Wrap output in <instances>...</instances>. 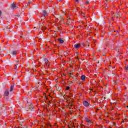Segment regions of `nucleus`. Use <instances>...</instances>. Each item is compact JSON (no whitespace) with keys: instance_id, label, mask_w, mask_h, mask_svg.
I'll use <instances>...</instances> for the list:
<instances>
[{"instance_id":"obj_1","label":"nucleus","mask_w":128,"mask_h":128,"mask_svg":"<svg viewBox=\"0 0 128 128\" xmlns=\"http://www.w3.org/2000/svg\"><path fill=\"white\" fill-rule=\"evenodd\" d=\"M27 110L32 112L34 107L32 104V101L30 100H28L26 102Z\"/></svg>"},{"instance_id":"obj_2","label":"nucleus","mask_w":128,"mask_h":128,"mask_svg":"<svg viewBox=\"0 0 128 128\" xmlns=\"http://www.w3.org/2000/svg\"><path fill=\"white\" fill-rule=\"evenodd\" d=\"M10 8L12 10H16V8H18V4H12Z\"/></svg>"},{"instance_id":"obj_3","label":"nucleus","mask_w":128,"mask_h":128,"mask_svg":"<svg viewBox=\"0 0 128 128\" xmlns=\"http://www.w3.org/2000/svg\"><path fill=\"white\" fill-rule=\"evenodd\" d=\"M104 24H106V22L104 20H100L98 21V24H100V26H104Z\"/></svg>"},{"instance_id":"obj_4","label":"nucleus","mask_w":128,"mask_h":128,"mask_svg":"<svg viewBox=\"0 0 128 128\" xmlns=\"http://www.w3.org/2000/svg\"><path fill=\"white\" fill-rule=\"evenodd\" d=\"M8 94H10L8 89H6L4 92V96H8Z\"/></svg>"},{"instance_id":"obj_5","label":"nucleus","mask_w":128,"mask_h":128,"mask_svg":"<svg viewBox=\"0 0 128 128\" xmlns=\"http://www.w3.org/2000/svg\"><path fill=\"white\" fill-rule=\"evenodd\" d=\"M2 108H0V110H3V114H6V110H4V104H1Z\"/></svg>"},{"instance_id":"obj_6","label":"nucleus","mask_w":128,"mask_h":128,"mask_svg":"<svg viewBox=\"0 0 128 128\" xmlns=\"http://www.w3.org/2000/svg\"><path fill=\"white\" fill-rule=\"evenodd\" d=\"M83 104L84 106H90V103H88V101L84 100L83 102Z\"/></svg>"},{"instance_id":"obj_7","label":"nucleus","mask_w":128,"mask_h":128,"mask_svg":"<svg viewBox=\"0 0 128 128\" xmlns=\"http://www.w3.org/2000/svg\"><path fill=\"white\" fill-rule=\"evenodd\" d=\"M115 16H116V18H120V16H122V14H120L116 12L115 14Z\"/></svg>"},{"instance_id":"obj_8","label":"nucleus","mask_w":128,"mask_h":128,"mask_svg":"<svg viewBox=\"0 0 128 128\" xmlns=\"http://www.w3.org/2000/svg\"><path fill=\"white\" fill-rule=\"evenodd\" d=\"M2 28H3L4 30H8V28H8V26H3Z\"/></svg>"},{"instance_id":"obj_9","label":"nucleus","mask_w":128,"mask_h":128,"mask_svg":"<svg viewBox=\"0 0 128 128\" xmlns=\"http://www.w3.org/2000/svg\"><path fill=\"white\" fill-rule=\"evenodd\" d=\"M58 42H59L60 44H64V40H62V38H58Z\"/></svg>"},{"instance_id":"obj_10","label":"nucleus","mask_w":128,"mask_h":128,"mask_svg":"<svg viewBox=\"0 0 128 128\" xmlns=\"http://www.w3.org/2000/svg\"><path fill=\"white\" fill-rule=\"evenodd\" d=\"M42 12H43L42 14L44 16H46L48 14V12H46V10H43Z\"/></svg>"},{"instance_id":"obj_11","label":"nucleus","mask_w":128,"mask_h":128,"mask_svg":"<svg viewBox=\"0 0 128 128\" xmlns=\"http://www.w3.org/2000/svg\"><path fill=\"white\" fill-rule=\"evenodd\" d=\"M81 80H83V81L86 80V76H84V75H82V76H81Z\"/></svg>"},{"instance_id":"obj_12","label":"nucleus","mask_w":128,"mask_h":128,"mask_svg":"<svg viewBox=\"0 0 128 128\" xmlns=\"http://www.w3.org/2000/svg\"><path fill=\"white\" fill-rule=\"evenodd\" d=\"M44 60L45 64H46V66H48V58H44Z\"/></svg>"},{"instance_id":"obj_13","label":"nucleus","mask_w":128,"mask_h":128,"mask_svg":"<svg viewBox=\"0 0 128 128\" xmlns=\"http://www.w3.org/2000/svg\"><path fill=\"white\" fill-rule=\"evenodd\" d=\"M80 45H78V44H74V47L75 48H80Z\"/></svg>"},{"instance_id":"obj_14","label":"nucleus","mask_w":128,"mask_h":128,"mask_svg":"<svg viewBox=\"0 0 128 128\" xmlns=\"http://www.w3.org/2000/svg\"><path fill=\"white\" fill-rule=\"evenodd\" d=\"M14 85L12 86L10 88V92H12L14 90Z\"/></svg>"},{"instance_id":"obj_15","label":"nucleus","mask_w":128,"mask_h":128,"mask_svg":"<svg viewBox=\"0 0 128 128\" xmlns=\"http://www.w3.org/2000/svg\"><path fill=\"white\" fill-rule=\"evenodd\" d=\"M12 54H13V56H16V51H12Z\"/></svg>"},{"instance_id":"obj_16","label":"nucleus","mask_w":128,"mask_h":128,"mask_svg":"<svg viewBox=\"0 0 128 128\" xmlns=\"http://www.w3.org/2000/svg\"><path fill=\"white\" fill-rule=\"evenodd\" d=\"M32 1H29L28 2H27V6H30V4H32Z\"/></svg>"},{"instance_id":"obj_17","label":"nucleus","mask_w":128,"mask_h":128,"mask_svg":"<svg viewBox=\"0 0 128 128\" xmlns=\"http://www.w3.org/2000/svg\"><path fill=\"white\" fill-rule=\"evenodd\" d=\"M28 4H26L25 5V6H24V8H28Z\"/></svg>"},{"instance_id":"obj_18","label":"nucleus","mask_w":128,"mask_h":128,"mask_svg":"<svg viewBox=\"0 0 128 128\" xmlns=\"http://www.w3.org/2000/svg\"><path fill=\"white\" fill-rule=\"evenodd\" d=\"M18 64L15 65V68H14L15 70H16V68H18Z\"/></svg>"},{"instance_id":"obj_19","label":"nucleus","mask_w":128,"mask_h":128,"mask_svg":"<svg viewBox=\"0 0 128 128\" xmlns=\"http://www.w3.org/2000/svg\"><path fill=\"white\" fill-rule=\"evenodd\" d=\"M36 28L37 30H38V29L40 28V26H37L36 27Z\"/></svg>"},{"instance_id":"obj_20","label":"nucleus","mask_w":128,"mask_h":128,"mask_svg":"<svg viewBox=\"0 0 128 128\" xmlns=\"http://www.w3.org/2000/svg\"><path fill=\"white\" fill-rule=\"evenodd\" d=\"M86 4H90V2L88 1H86Z\"/></svg>"},{"instance_id":"obj_21","label":"nucleus","mask_w":128,"mask_h":128,"mask_svg":"<svg viewBox=\"0 0 128 128\" xmlns=\"http://www.w3.org/2000/svg\"><path fill=\"white\" fill-rule=\"evenodd\" d=\"M82 46H85L86 44L84 43H82L81 44Z\"/></svg>"},{"instance_id":"obj_22","label":"nucleus","mask_w":128,"mask_h":128,"mask_svg":"<svg viewBox=\"0 0 128 128\" xmlns=\"http://www.w3.org/2000/svg\"><path fill=\"white\" fill-rule=\"evenodd\" d=\"M66 90H70V86H67V87L66 88Z\"/></svg>"},{"instance_id":"obj_23","label":"nucleus","mask_w":128,"mask_h":128,"mask_svg":"<svg viewBox=\"0 0 128 128\" xmlns=\"http://www.w3.org/2000/svg\"><path fill=\"white\" fill-rule=\"evenodd\" d=\"M2 10H0V16H2Z\"/></svg>"},{"instance_id":"obj_24","label":"nucleus","mask_w":128,"mask_h":128,"mask_svg":"<svg viewBox=\"0 0 128 128\" xmlns=\"http://www.w3.org/2000/svg\"><path fill=\"white\" fill-rule=\"evenodd\" d=\"M105 4H106V8H110V6L106 4V3H105Z\"/></svg>"},{"instance_id":"obj_25","label":"nucleus","mask_w":128,"mask_h":128,"mask_svg":"<svg viewBox=\"0 0 128 128\" xmlns=\"http://www.w3.org/2000/svg\"><path fill=\"white\" fill-rule=\"evenodd\" d=\"M87 122H90V120H87Z\"/></svg>"},{"instance_id":"obj_26","label":"nucleus","mask_w":128,"mask_h":128,"mask_svg":"<svg viewBox=\"0 0 128 128\" xmlns=\"http://www.w3.org/2000/svg\"><path fill=\"white\" fill-rule=\"evenodd\" d=\"M8 32H12V29H11V30H8Z\"/></svg>"},{"instance_id":"obj_27","label":"nucleus","mask_w":128,"mask_h":128,"mask_svg":"<svg viewBox=\"0 0 128 128\" xmlns=\"http://www.w3.org/2000/svg\"><path fill=\"white\" fill-rule=\"evenodd\" d=\"M80 2V0H76V2Z\"/></svg>"},{"instance_id":"obj_28","label":"nucleus","mask_w":128,"mask_h":128,"mask_svg":"<svg viewBox=\"0 0 128 128\" xmlns=\"http://www.w3.org/2000/svg\"><path fill=\"white\" fill-rule=\"evenodd\" d=\"M74 56H78V53H75Z\"/></svg>"},{"instance_id":"obj_29","label":"nucleus","mask_w":128,"mask_h":128,"mask_svg":"<svg viewBox=\"0 0 128 128\" xmlns=\"http://www.w3.org/2000/svg\"><path fill=\"white\" fill-rule=\"evenodd\" d=\"M75 58H78V56H76Z\"/></svg>"},{"instance_id":"obj_30","label":"nucleus","mask_w":128,"mask_h":128,"mask_svg":"<svg viewBox=\"0 0 128 128\" xmlns=\"http://www.w3.org/2000/svg\"><path fill=\"white\" fill-rule=\"evenodd\" d=\"M58 2H62V0H57Z\"/></svg>"},{"instance_id":"obj_31","label":"nucleus","mask_w":128,"mask_h":128,"mask_svg":"<svg viewBox=\"0 0 128 128\" xmlns=\"http://www.w3.org/2000/svg\"><path fill=\"white\" fill-rule=\"evenodd\" d=\"M63 98H64V100H66V98L64 97V96H63Z\"/></svg>"},{"instance_id":"obj_32","label":"nucleus","mask_w":128,"mask_h":128,"mask_svg":"<svg viewBox=\"0 0 128 128\" xmlns=\"http://www.w3.org/2000/svg\"><path fill=\"white\" fill-rule=\"evenodd\" d=\"M30 54H32V51H30Z\"/></svg>"},{"instance_id":"obj_33","label":"nucleus","mask_w":128,"mask_h":128,"mask_svg":"<svg viewBox=\"0 0 128 128\" xmlns=\"http://www.w3.org/2000/svg\"><path fill=\"white\" fill-rule=\"evenodd\" d=\"M82 16H84V13H82Z\"/></svg>"},{"instance_id":"obj_34","label":"nucleus","mask_w":128,"mask_h":128,"mask_svg":"<svg viewBox=\"0 0 128 128\" xmlns=\"http://www.w3.org/2000/svg\"><path fill=\"white\" fill-rule=\"evenodd\" d=\"M103 56H106V53L103 54Z\"/></svg>"},{"instance_id":"obj_35","label":"nucleus","mask_w":128,"mask_h":128,"mask_svg":"<svg viewBox=\"0 0 128 128\" xmlns=\"http://www.w3.org/2000/svg\"><path fill=\"white\" fill-rule=\"evenodd\" d=\"M16 16H18V18H20V16L17 15Z\"/></svg>"},{"instance_id":"obj_36","label":"nucleus","mask_w":128,"mask_h":128,"mask_svg":"<svg viewBox=\"0 0 128 128\" xmlns=\"http://www.w3.org/2000/svg\"><path fill=\"white\" fill-rule=\"evenodd\" d=\"M20 126H22V124H20Z\"/></svg>"},{"instance_id":"obj_37","label":"nucleus","mask_w":128,"mask_h":128,"mask_svg":"<svg viewBox=\"0 0 128 128\" xmlns=\"http://www.w3.org/2000/svg\"><path fill=\"white\" fill-rule=\"evenodd\" d=\"M70 76H72V74H70Z\"/></svg>"},{"instance_id":"obj_38","label":"nucleus","mask_w":128,"mask_h":128,"mask_svg":"<svg viewBox=\"0 0 128 128\" xmlns=\"http://www.w3.org/2000/svg\"><path fill=\"white\" fill-rule=\"evenodd\" d=\"M113 82H114V84H116V82H114V81H113Z\"/></svg>"},{"instance_id":"obj_39","label":"nucleus","mask_w":128,"mask_h":128,"mask_svg":"<svg viewBox=\"0 0 128 128\" xmlns=\"http://www.w3.org/2000/svg\"><path fill=\"white\" fill-rule=\"evenodd\" d=\"M20 38H22V36H20Z\"/></svg>"},{"instance_id":"obj_40","label":"nucleus","mask_w":128,"mask_h":128,"mask_svg":"<svg viewBox=\"0 0 128 128\" xmlns=\"http://www.w3.org/2000/svg\"><path fill=\"white\" fill-rule=\"evenodd\" d=\"M112 20H114V17L112 18Z\"/></svg>"},{"instance_id":"obj_41","label":"nucleus","mask_w":128,"mask_h":128,"mask_svg":"<svg viewBox=\"0 0 128 128\" xmlns=\"http://www.w3.org/2000/svg\"><path fill=\"white\" fill-rule=\"evenodd\" d=\"M107 18L108 20H109V18Z\"/></svg>"},{"instance_id":"obj_42","label":"nucleus","mask_w":128,"mask_h":128,"mask_svg":"<svg viewBox=\"0 0 128 128\" xmlns=\"http://www.w3.org/2000/svg\"><path fill=\"white\" fill-rule=\"evenodd\" d=\"M21 122H22H22H22V121H21Z\"/></svg>"},{"instance_id":"obj_43","label":"nucleus","mask_w":128,"mask_h":128,"mask_svg":"<svg viewBox=\"0 0 128 128\" xmlns=\"http://www.w3.org/2000/svg\"><path fill=\"white\" fill-rule=\"evenodd\" d=\"M105 10H106V8H105Z\"/></svg>"},{"instance_id":"obj_44","label":"nucleus","mask_w":128,"mask_h":128,"mask_svg":"<svg viewBox=\"0 0 128 128\" xmlns=\"http://www.w3.org/2000/svg\"><path fill=\"white\" fill-rule=\"evenodd\" d=\"M4 98H5V99H6V97H4Z\"/></svg>"},{"instance_id":"obj_45","label":"nucleus","mask_w":128,"mask_h":128,"mask_svg":"<svg viewBox=\"0 0 128 128\" xmlns=\"http://www.w3.org/2000/svg\"><path fill=\"white\" fill-rule=\"evenodd\" d=\"M106 2H108V0H106Z\"/></svg>"},{"instance_id":"obj_46","label":"nucleus","mask_w":128,"mask_h":128,"mask_svg":"<svg viewBox=\"0 0 128 128\" xmlns=\"http://www.w3.org/2000/svg\"><path fill=\"white\" fill-rule=\"evenodd\" d=\"M114 32H116V30H114Z\"/></svg>"}]
</instances>
